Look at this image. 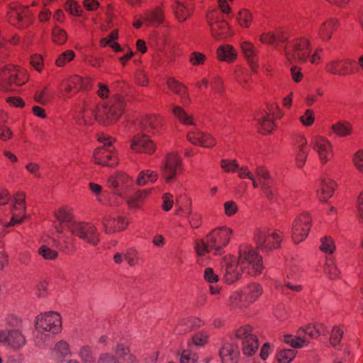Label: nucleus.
<instances>
[{
	"label": "nucleus",
	"instance_id": "63",
	"mask_svg": "<svg viewBox=\"0 0 363 363\" xmlns=\"http://www.w3.org/2000/svg\"><path fill=\"white\" fill-rule=\"evenodd\" d=\"M196 355L191 354L188 350H184L180 356V363H195Z\"/></svg>",
	"mask_w": 363,
	"mask_h": 363
},
{
	"label": "nucleus",
	"instance_id": "9",
	"mask_svg": "<svg viewBox=\"0 0 363 363\" xmlns=\"http://www.w3.org/2000/svg\"><path fill=\"white\" fill-rule=\"evenodd\" d=\"M238 339L243 340V353L251 356L255 353L258 348V340L255 335L252 334L251 328L248 326L238 329L235 333Z\"/></svg>",
	"mask_w": 363,
	"mask_h": 363
},
{
	"label": "nucleus",
	"instance_id": "59",
	"mask_svg": "<svg viewBox=\"0 0 363 363\" xmlns=\"http://www.w3.org/2000/svg\"><path fill=\"white\" fill-rule=\"evenodd\" d=\"M301 123L306 126L312 125L314 121V115L311 110L308 109L306 111L304 115L300 117Z\"/></svg>",
	"mask_w": 363,
	"mask_h": 363
},
{
	"label": "nucleus",
	"instance_id": "52",
	"mask_svg": "<svg viewBox=\"0 0 363 363\" xmlns=\"http://www.w3.org/2000/svg\"><path fill=\"white\" fill-rule=\"evenodd\" d=\"M259 41L262 44H273L277 40V36L272 31L262 33L259 36Z\"/></svg>",
	"mask_w": 363,
	"mask_h": 363
},
{
	"label": "nucleus",
	"instance_id": "38",
	"mask_svg": "<svg viewBox=\"0 0 363 363\" xmlns=\"http://www.w3.org/2000/svg\"><path fill=\"white\" fill-rule=\"evenodd\" d=\"M262 288L257 284H252L248 286V294L245 296V299L247 301H254L262 294Z\"/></svg>",
	"mask_w": 363,
	"mask_h": 363
},
{
	"label": "nucleus",
	"instance_id": "35",
	"mask_svg": "<svg viewBox=\"0 0 363 363\" xmlns=\"http://www.w3.org/2000/svg\"><path fill=\"white\" fill-rule=\"evenodd\" d=\"M159 124L158 119L153 116H145L140 121V128L142 131H148V128L155 129Z\"/></svg>",
	"mask_w": 363,
	"mask_h": 363
},
{
	"label": "nucleus",
	"instance_id": "61",
	"mask_svg": "<svg viewBox=\"0 0 363 363\" xmlns=\"http://www.w3.org/2000/svg\"><path fill=\"white\" fill-rule=\"evenodd\" d=\"M187 139L194 145H201L202 140V132L199 130L196 132H191L188 134Z\"/></svg>",
	"mask_w": 363,
	"mask_h": 363
},
{
	"label": "nucleus",
	"instance_id": "43",
	"mask_svg": "<svg viewBox=\"0 0 363 363\" xmlns=\"http://www.w3.org/2000/svg\"><path fill=\"white\" fill-rule=\"evenodd\" d=\"M189 62L193 66H201L204 65L206 56L200 52H193L189 56Z\"/></svg>",
	"mask_w": 363,
	"mask_h": 363
},
{
	"label": "nucleus",
	"instance_id": "8",
	"mask_svg": "<svg viewBox=\"0 0 363 363\" xmlns=\"http://www.w3.org/2000/svg\"><path fill=\"white\" fill-rule=\"evenodd\" d=\"M182 167V160L176 153L172 152L166 155L165 160L161 165L162 175L167 182L173 180L177 171Z\"/></svg>",
	"mask_w": 363,
	"mask_h": 363
},
{
	"label": "nucleus",
	"instance_id": "40",
	"mask_svg": "<svg viewBox=\"0 0 363 363\" xmlns=\"http://www.w3.org/2000/svg\"><path fill=\"white\" fill-rule=\"evenodd\" d=\"M157 179V174L152 171L147 170L143 171L140 174L137 179V183L138 185L142 186L145 185L147 180H150L152 183L155 182Z\"/></svg>",
	"mask_w": 363,
	"mask_h": 363
},
{
	"label": "nucleus",
	"instance_id": "2",
	"mask_svg": "<svg viewBox=\"0 0 363 363\" xmlns=\"http://www.w3.org/2000/svg\"><path fill=\"white\" fill-rule=\"evenodd\" d=\"M233 230L230 228L219 227L207 235L206 240H196L194 248L197 255L202 256L210 250H214L216 255L221 254L223 247L229 242Z\"/></svg>",
	"mask_w": 363,
	"mask_h": 363
},
{
	"label": "nucleus",
	"instance_id": "25",
	"mask_svg": "<svg viewBox=\"0 0 363 363\" xmlns=\"http://www.w3.org/2000/svg\"><path fill=\"white\" fill-rule=\"evenodd\" d=\"M217 57L219 60L227 62H234L238 56L237 51L230 45H223L217 50Z\"/></svg>",
	"mask_w": 363,
	"mask_h": 363
},
{
	"label": "nucleus",
	"instance_id": "7",
	"mask_svg": "<svg viewBox=\"0 0 363 363\" xmlns=\"http://www.w3.org/2000/svg\"><path fill=\"white\" fill-rule=\"evenodd\" d=\"M70 232L93 245H96L100 240L96 226L88 223L77 222Z\"/></svg>",
	"mask_w": 363,
	"mask_h": 363
},
{
	"label": "nucleus",
	"instance_id": "16",
	"mask_svg": "<svg viewBox=\"0 0 363 363\" xmlns=\"http://www.w3.org/2000/svg\"><path fill=\"white\" fill-rule=\"evenodd\" d=\"M339 26V21L335 18H328L321 23L317 29L318 38L323 42H328Z\"/></svg>",
	"mask_w": 363,
	"mask_h": 363
},
{
	"label": "nucleus",
	"instance_id": "5",
	"mask_svg": "<svg viewBox=\"0 0 363 363\" xmlns=\"http://www.w3.org/2000/svg\"><path fill=\"white\" fill-rule=\"evenodd\" d=\"M286 60L291 63H305L311 53V44L308 39H297L284 48Z\"/></svg>",
	"mask_w": 363,
	"mask_h": 363
},
{
	"label": "nucleus",
	"instance_id": "12",
	"mask_svg": "<svg viewBox=\"0 0 363 363\" xmlns=\"http://www.w3.org/2000/svg\"><path fill=\"white\" fill-rule=\"evenodd\" d=\"M325 71L338 76H347L354 72L353 62L350 59L335 60L327 63Z\"/></svg>",
	"mask_w": 363,
	"mask_h": 363
},
{
	"label": "nucleus",
	"instance_id": "34",
	"mask_svg": "<svg viewBox=\"0 0 363 363\" xmlns=\"http://www.w3.org/2000/svg\"><path fill=\"white\" fill-rule=\"evenodd\" d=\"M149 191H138L134 195L129 197L124 195L127 203L130 208H137L140 207L139 203L147 195Z\"/></svg>",
	"mask_w": 363,
	"mask_h": 363
},
{
	"label": "nucleus",
	"instance_id": "3",
	"mask_svg": "<svg viewBox=\"0 0 363 363\" xmlns=\"http://www.w3.org/2000/svg\"><path fill=\"white\" fill-rule=\"evenodd\" d=\"M110 92H99L101 99H108L105 106L99 111L96 118L101 123L108 125L116 121L122 113L125 102L123 97L118 94L109 96Z\"/></svg>",
	"mask_w": 363,
	"mask_h": 363
},
{
	"label": "nucleus",
	"instance_id": "4",
	"mask_svg": "<svg viewBox=\"0 0 363 363\" xmlns=\"http://www.w3.org/2000/svg\"><path fill=\"white\" fill-rule=\"evenodd\" d=\"M60 314L49 311L45 313H40L35 320V328L37 330L35 336V342L40 347L48 339V335L45 332H51L53 334L57 333L60 330Z\"/></svg>",
	"mask_w": 363,
	"mask_h": 363
},
{
	"label": "nucleus",
	"instance_id": "55",
	"mask_svg": "<svg viewBox=\"0 0 363 363\" xmlns=\"http://www.w3.org/2000/svg\"><path fill=\"white\" fill-rule=\"evenodd\" d=\"M261 187L267 199L269 200L270 201H273L275 193L272 188L271 184L269 182L263 181L262 182Z\"/></svg>",
	"mask_w": 363,
	"mask_h": 363
},
{
	"label": "nucleus",
	"instance_id": "11",
	"mask_svg": "<svg viewBox=\"0 0 363 363\" xmlns=\"http://www.w3.org/2000/svg\"><path fill=\"white\" fill-rule=\"evenodd\" d=\"M255 240L259 247L266 252L279 247L281 241V238L277 233L269 234L265 230H259Z\"/></svg>",
	"mask_w": 363,
	"mask_h": 363
},
{
	"label": "nucleus",
	"instance_id": "33",
	"mask_svg": "<svg viewBox=\"0 0 363 363\" xmlns=\"http://www.w3.org/2000/svg\"><path fill=\"white\" fill-rule=\"evenodd\" d=\"M333 130L339 136L349 135L352 131V125L347 121H338L332 125Z\"/></svg>",
	"mask_w": 363,
	"mask_h": 363
},
{
	"label": "nucleus",
	"instance_id": "26",
	"mask_svg": "<svg viewBox=\"0 0 363 363\" xmlns=\"http://www.w3.org/2000/svg\"><path fill=\"white\" fill-rule=\"evenodd\" d=\"M241 50L245 57L247 59L250 66L252 69L257 67L256 62L254 60L257 55V50L255 45L249 41H243L240 45Z\"/></svg>",
	"mask_w": 363,
	"mask_h": 363
},
{
	"label": "nucleus",
	"instance_id": "56",
	"mask_svg": "<svg viewBox=\"0 0 363 363\" xmlns=\"http://www.w3.org/2000/svg\"><path fill=\"white\" fill-rule=\"evenodd\" d=\"M342 335H343V331L342 330H340L337 327H334L333 329V331H332V335H331L330 339V343L333 345H336L338 343H340V340L342 339Z\"/></svg>",
	"mask_w": 363,
	"mask_h": 363
},
{
	"label": "nucleus",
	"instance_id": "18",
	"mask_svg": "<svg viewBox=\"0 0 363 363\" xmlns=\"http://www.w3.org/2000/svg\"><path fill=\"white\" fill-rule=\"evenodd\" d=\"M54 215L59 222L58 225H55V229L60 234L63 233V228L61 226L62 224L65 223L67 229L71 231L77 223L73 220L72 213L66 207H61L58 211L55 212Z\"/></svg>",
	"mask_w": 363,
	"mask_h": 363
},
{
	"label": "nucleus",
	"instance_id": "45",
	"mask_svg": "<svg viewBox=\"0 0 363 363\" xmlns=\"http://www.w3.org/2000/svg\"><path fill=\"white\" fill-rule=\"evenodd\" d=\"M321 246L320 250L324 252L332 254L335 250V244L333 239L330 237H324L321 239Z\"/></svg>",
	"mask_w": 363,
	"mask_h": 363
},
{
	"label": "nucleus",
	"instance_id": "48",
	"mask_svg": "<svg viewBox=\"0 0 363 363\" xmlns=\"http://www.w3.org/2000/svg\"><path fill=\"white\" fill-rule=\"evenodd\" d=\"M96 363H122L119 359L114 354L109 352L101 353Z\"/></svg>",
	"mask_w": 363,
	"mask_h": 363
},
{
	"label": "nucleus",
	"instance_id": "39",
	"mask_svg": "<svg viewBox=\"0 0 363 363\" xmlns=\"http://www.w3.org/2000/svg\"><path fill=\"white\" fill-rule=\"evenodd\" d=\"M75 54L73 50H67L57 57L55 64L57 67H64L67 63L71 62Z\"/></svg>",
	"mask_w": 363,
	"mask_h": 363
},
{
	"label": "nucleus",
	"instance_id": "15",
	"mask_svg": "<svg viewBox=\"0 0 363 363\" xmlns=\"http://www.w3.org/2000/svg\"><path fill=\"white\" fill-rule=\"evenodd\" d=\"M131 149L136 152L152 154L155 150V145L147 135L138 133L132 140Z\"/></svg>",
	"mask_w": 363,
	"mask_h": 363
},
{
	"label": "nucleus",
	"instance_id": "19",
	"mask_svg": "<svg viewBox=\"0 0 363 363\" xmlns=\"http://www.w3.org/2000/svg\"><path fill=\"white\" fill-rule=\"evenodd\" d=\"M65 89L67 91L77 90H89L94 89V84L89 78L82 79L78 75H74L65 81Z\"/></svg>",
	"mask_w": 363,
	"mask_h": 363
},
{
	"label": "nucleus",
	"instance_id": "1",
	"mask_svg": "<svg viewBox=\"0 0 363 363\" xmlns=\"http://www.w3.org/2000/svg\"><path fill=\"white\" fill-rule=\"evenodd\" d=\"M224 271V279L232 284L241 276V271L246 270L248 274H258L262 269V257L250 246H243L239 251L238 261L225 258L222 263Z\"/></svg>",
	"mask_w": 363,
	"mask_h": 363
},
{
	"label": "nucleus",
	"instance_id": "10",
	"mask_svg": "<svg viewBox=\"0 0 363 363\" xmlns=\"http://www.w3.org/2000/svg\"><path fill=\"white\" fill-rule=\"evenodd\" d=\"M311 222L307 213H303L296 219L292 226V239L295 243L303 241L308 236Z\"/></svg>",
	"mask_w": 363,
	"mask_h": 363
},
{
	"label": "nucleus",
	"instance_id": "53",
	"mask_svg": "<svg viewBox=\"0 0 363 363\" xmlns=\"http://www.w3.org/2000/svg\"><path fill=\"white\" fill-rule=\"evenodd\" d=\"M255 174L259 177L261 185L262 182L263 181L269 182L270 184L272 183V178L269 172L267 169H265L263 167H258L255 170Z\"/></svg>",
	"mask_w": 363,
	"mask_h": 363
},
{
	"label": "nucleus",
	"instance_id": "28",
	"mask_svg": "<svg viewBox=\"0 0 363 363\" xmlns=\"http://www.w3.org/2000/svg\"><path fill=\"white\" fill-rule=\"evenodd\" d=\"M94 161L96 164L112 167L117 163V160L112 155H104V151L101 148H97L94 153Z\"/></svg>",
	"mask_w": 363,
	"mask_h": 363
},
{
	"label": "nucleus",
	"instance_id": "41",
	"mask_svg": "<svg viewBox=\"0 0 363 363\" xmlns=\"http://www.w3.org/2000/svg\"><path fill=\"white\" fill-rule=\"evenodd\" d=\"M79 356L83 363H94L93 352L90 347L83 346L79 352Z\"/></svg>",
	"mask_w": 363,
	"mask_h": 363
},
{
	"label": "nucleus",
	"instance_id": "49",
	"mask_svg": "<svg viewBox=\"0 0 363 363\" xmlns=\"http://www.w3.org/2000/svg\"><path fill=\"white\" fill-rule=\"evenodd\" d=\"M221 167L226 172H234L239 169V164L236 160H222Z\"/></svg>",
	"mask_w": 363,
	"mask_h": 363
},
{
	"label": "nucleus",
	"instance_id": "20",
	"mask_svg": "<svg viewBox=\"0 0 363 363\" xmlns=\"http://www.w3.org/2000/svg\"><path fill=\"white\" fill-rule=\"evenodd\" d=\"M311 145L313 149L318 153L320 159L323 163L328 160V157L331 155V145L328 140L324 138L317 137L312 140Z\"/></svg>",
	"mask_w": 363,
	"mask_h": 363
},
{
	"label": "nucleus",
	"instance_id": "14",
	"mask_svg": "<svg viewBox=\"0 0 363 363\" xmlns=\"http://www.w3.org/2000/svg\"><path fill=\"white\" fill-rule=\"evenodd\" d=\"M0 343L16 350L26 344V339L18 330H0Z\"/></svg>",
	"mask_w": 363,
	"mask_h": 363
},
{
	"label": "nucleus",
	"instance_id": "27",
	"mask_svg": "<svg viewBox=\"0 0 363 363\" xmlns=\"http://www.w3.org/2000/svg\"><path fill=\"white\" fill-rule=\"evenodd\" d=\"M201 325V320L199 318L184 319L176 328L177 335L186 333L191 330L199 328Z\"/></svg>",
	"mask_w": 363,
	"mask_h": 363
},
{
	"label": "nucleus",
	"instance_id": "51",
	"mask_svg": "<svg viewBox=\"0 0 363 363\" xmlns=\"http://www.w3.org/2000/svg\"><path fill=\"white\" fill-rule=\"evenodd\" d=\"M38 253L46 259H54L57 256V252L55 250H51L45 245H42L39 250Z\"/></svg>",
	"mask_w": 363,
	"mask_h": 363
},
{
	"label": "nucleus",
	"instance_id": "17",
	"mask_svg": "<svg viewBox=\"0 0 363 363\" xmlns=\"http://www.w3.org/2000/svg\"><path fill=\"white\" fill-rule=\"evenodd\" d=\"M174 14L179 22L186 21L193 13L191 0H174Z\"/></svg>",
	"mask_w": 363,
	"mask_h": 363
},
{
	"label": "nucleus",
	"instance_id": "46",
	"mask_svg": "<svg viewBox=\"0 0 363 363\" xmlns=\"http://www.w3.org/2000/svg\"><path fill=\"white\" fill-rule=\"evenodd\" d=\"M55 352L58 358H64L69 354L68 345L65 341L58 342L55 347Z\"/></svg>",
	"mask_w": 363,
	"mask_h": 363
},
{
	"label": "nucleus",
	"instance_id": "54",
	"mask_svg": "<svg viewBox=\"0 0 363 363\" xmlns=\"http://www.w3.org/2000/svg\"><path fill=\"white\" fill-rule=\"evenodd\" d=\"M33 98L41 104H47L52 100V96L49 92H35Z\"/></svg>",
	"mask_w": 363,
	"mask_h": 363
},
{
	"label": "nucleus",
	"instance_id": "30",
	"mask_svg": "<svg viewBox=\"0 0 363 363\" xmlns=\"http://www.w3.org/2000/svg\"><path fill=\"white\" fill-rule=\"evenodd\" d=\"M236 19L240 27L247 28L253 22V15L249 10L243 9L238 12Z\"/></svg>",
	"mask_w": 363,
	"mask_h": 363
},
{
	"label": "nucleus",
	"instance_id": "32",
	"mask_svg": "<svg viewBox=\"0 0 363 363\" xmlns=\"http://www.w3.org/2000/svg\"><path fill=\"white\" fill-rule=\"evenodd\" d=\"M320 184L323 197H320V199L323 201H325L328 198L333 196L335 184L332 180L323 179H322Z\"/></svg>",
	"mask_w": 363,
	"mask_h": 363
},
{
	"label": "nucleus",
	"instance_id": "23",
	"mask_svg": "<svg viewBox=\"0 0 363 363\" xmlns=\"http://www.w3.org/2000/svg\"><path fill=\"white\" fill-rule=\"evenodd\" d=\"M219 354L223 363L234 362L240 354L238 345L235 343H225Z\"/></svg>",
	"mask_w": 363,
	"mask_h": 363
},
{
	"label": "nucleus",
	"instance_id": "21",
	"mask_svg": "<svg viewBox=\"0 0 363 363\" xmlns=\"http://www.w3.org/2000/svg\"><path fill=\"white\" fill-rule=\"evenodd\" d=\"M143 18L147 27H157L164 22V15L163 10L157 7L145 12Z\"/></svg>",
	"mask_w": 363,
	"mask_h": 363
},
{
	"label": "nucleus",
	"instance_id": "31",
	"mask_svg": "<svg viewBox=\"0 0 363 363\" xmlns=\"http://www.w3.org/2000/svg\"><path fill=\"white\" fill-rule=\"evenodd\" d=\"M298 143V147L296 150V160L297 165L301 167L305 164L308 156V151L305 148L307 143L304 138H301Z\"/></svg>",
	"mask_w": 363,
	"mask_h": 363
},
{
	"label": "nucleus",
	"instance_id": "58",
	"mask_svg": "<svg viewBox=\"0 0 363 363\" xmlns=\"http://www.w3.org/2000/svg\"><path fill=\"white\" fill-rule=\"evenodd\" d=\"M208 336L203 333H199L192 337V344L196 347H202L207 342Z\"/></svg>",
	"mask_w": 363,
	"mask_h": 363
},
{
	"label": "nucleus",
	"instance_id": "50",
	"mask_svg": "<svg viewBox=\"0 0 363 363\" xmlns=\"http://www.w3.org/2000/svg\"><path fill=\"white\" fill-rule=\"evenodd\" d=\"M311 328V325H308L306 329L303 330V332L305 333H308V335L311 337V338H315L318 335H320L321 334H323V335H325V326L322 324V323H320V324H318V325H313V328L314 330H315V333H314L313 331H308V330Z\"/></svg>",
	"mask_w": 363,
	"mask_h": 363
},
{
	"label": "nucleus",
	"instance_id": "22",
	"mask_svg": "<svg viewBox=\"0 0 363 363\" xmlns=\"http://www.w3.org/2000/svg\"><path fill=\"white\" fill-rule=\"evenodd\" d=\"M213 18L214 13H212L208 15V24L213 37L216 39L225 37L229 29L228 23L225 21H213Z\"/></svg>",
	"mask_w": 363,
	"mask_h": 363
},
{
	"label": "nucleus",
	"instance_id": "6",
	"mask_svg": "<svg viewBox=\"0 0 363 363\" xmlns=\"http://www.w3.org/2000/svg\"><path fill=\"white\" fill-rule=\"evenodd\" d=\"M26 69L18 65H8L0 69V79L3 84L21 86L28 80Z\"/></svg>",
	"mask_w": 363,
	"mask_h": 363
},
{
	"label": "nucleus",
	"instance_id": "37",
	"mask_svg": "<svg viewBox=\"0 0 363 363\" xmlns=\"http://www.w3.org/2000/svg\"><path fill=\"white\" fill-rule=\"evenodd\" d=\"M52 40L57 45H63L67 40L66 31L59 27H55L52 30Z\"/></svg>",
	"mask_w": 363,
	"mask_h": 363
},
{
	"label": "nucleus",
	"instance_id": "13",
	"mask_svg": "<svg viewBox=\"0 0 363 363\" xmlns=\"http://www.w3.org/2000/svg\"><path fill=\"white\" fill-rule=\"evenodd\" d=\"M9 21L11 24L22 28L30 23L28 11L24 7L13 4L8 11Z\"/></svg>",
	"mask_w": 363,
	"mask_h": 363
},
{
	"label": "nucleus",
	"instance_id": "57",
	"mask_svg": "<svg viewBox=\"0 0 363 363\" xmlns=\"http://www.w3.org/2000/svg\"><path fill=\"white\" fill-rule=\"evenodd\" d=\"M115 352L116 354H118V357H117L119 359H123L127 357L128 354H129L130 350L128 347L125 346L122 343H118L115 348Z\"/></svg>",
	"mask_w": 363,
	"mask_h": 363
},
{
	"label": "nucleus",
	"instance_id": "62",
	"mask_svg": "<svg viewBox=\"0 0 363 363\" xmlns=\"http://www.w3.org/2000/svg\"><path fill=\"white\" fill-rule=\"evenodd\" d=\"M136 254L137 252L133 248H130L125 252V253L123 254L124 258L127 260L130 266H133L135 264V261L137 259Z\"/></svg>",
	"mask_w": 363,
	"mask_h": 363
},
{
	"label": "nucleus",
	"instance_id": "24",
	"mask_svg": "<svg viewBox=\"0 0 363 363\" xmlns=\"http://www.w3.org/2000/svg\"><path fill=\"white\" fill-rule=\"evenodd\" d=\"M15 210H21L22 211V216L13 214V216L11 218V222L8 224H4L5 227H9L11 225H13L16 223H21L23 220V217L25 216L24 212L26 211V206H25V195L23 193H18L15 197V204L13 206V208Z\"/></svg>",
	"mask_w": 363,
	"mask_h": 363
},
{
	"label": "nucleus",
	"instance_id": "36",
	"mask_svg": "<svg viewBox=\"0 0 363 363\" xmlns=\"http://www.w3.org/2000/svg\"><path fill=\"white\" fill-rule=\"evenodd\" d=\"M296 352L291 349H284L277 354V359L279 363H289L295 357Z\"/></svg>",
	"mask_w": 363,
	"mask_h": 363
},
{
	"label": "nucleus",
	"instance_id": "64",
	"mask_svg": "<svg viewBox=\"0 0 363 363\" xmlns=\"http://www.w3.org/2000/svg\"><path fill=\"white\" fill-rule=\"evenodd\" d=\"M353 161L356 167L363 173V150L355 154Z\"/></svg>",
	"mask_w": 363,
	"mask_h": 363
},
{
	"label": "nucleus",
	"instance_id": "29",
	"mask_svg": "<svg viewBox=\"0 0 363 363\" xmlns=\"http://www.w3.org/2000/svg\"><path fill=\"white\" fill-rule=\"evenodd\" d=\"M256 120L258 121L264 133H272L274 128V122L272 119L269 118L268 113H266L264 111H259L257 116Z\"/></svg>",
	"mask_w": 363,
	"mask_h": 363
},
{
	"label": "nucleus",
	"instance_id": "60",
	"mask_svg": "<svg viewBox=\"0 0 363 363\" xmlns=\"http://www.w3.org/2000/svg\"><path fill=\"white\" fill-rule=\"evenodd\" d=\"M325 271L329 275L331 279L337 278L340 274L339 269L333 262L331 264H326Z\"/></svg>",
	"mask_w": 363,
	"mask_h": 363
},
{
	"label": "nucleus",
	"instance_id": "44",
	"mask_svg": "<svg viewBox=\"0 0 363 363\" xmlns=\"http://www.w3.org/2000/svg\"><path fill=\"white\" fill-rule=\"evenodd\" d=\"M116 220L111 216L104 217L101 219V223L104 227V231L109 234L115 233L117 229L115 226V221Z\"/></svg>",
	"mask_w": 363,
	"mask_h": 363
},
{
	"label": "nucleus",
	"instance_id": "42",
	"mask_svg": "<svg viewBox=\"0 0 363 363\" xmlns=\"http://www.w3.org/2000/svg\"><path fill=\"white\" fill-rule=\"evenodd\" d=\"M173 113L178 118L179 121H181L183 123L186 125H194V123L191 120V116L187 115L182 108L179 106H175L173 108Z\"/></svg>",
	"mask_w": 363,
	"mask_h": 363
},
{
	"label": "nucleus",
	"instance_id": "47",
	"mask_svg": "<svg viewBox=\"0 0 363 363\" xmlns=\"http://www.w3.org/2000/svg\"><path fill=\"white\" fill-rule=\"evenodd\" d=\"M66 10L72 15L80 16L82 14V9L79 4L73 0H68L66 4Z\"/></svg>",
	"mask_w": 363,
	"mask_h": 363
}]
</instances>
